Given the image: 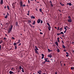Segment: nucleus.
<instances>
[{
	"instance_id": "obj_1",
	"label": "nucleus",
	"mask_w": 74,
	"mask_h": 74,
	"mask_svg": "<svg viewBox=\"0 0 74 74\" xmlns=\"http://www.w3.org/2000/svg\"><path fill=\"white\" fill-rule=\"evenodd\" d=\"M12 27H13V26L12 25L11 26V27H10L9 30H11V31L12 30Z\"/></svg>"
},
{
	"instance_id": "obj_2",
	"label": "nucleus",
	"mask_w": 74,
	"mask_h": 74,
	"mask_svg": "<svg viewBox=\"0 0 74 74\" xmlns=\"http://www.w3.org/2000/svg\"><path fill=\"white\" fill-rule=\"evenodd\" d=\"M40 21H41V19H38L37 21L38 23H40Z\"/></svg>"
},
{
	"instance_id": "obj_3",
	"label": "nucleus",
	"mask_w": 74,
	"mask_h": 74,
	"mask_svg": "<svg viewBox=\"0 0 74 74\" xmlns=\"http://www.w3.org/2000/svg\"><path fill=\"white\" fill-rule=\"evenodd\" d=\"M67 21L68 22H72V20H71V19H68L67 20Z\"/></svg>"
},
{
	"instance_id": "obj_4",
	"label": "nucleus",
	"mask_w": 74,
	"mask_h": 74,
	"mask_svg": "<svg viewBox=\"0 0 74 74\" xmlns=\"http://www.w3.org/2000/svg\"><path fill=\"white\" fill-rule=\"evenodd\" d=\"M3 3V0H1V4L2 5Z\"/></svg>"
},
{
	"instance_id": "obj_5",
	"label": "nucleus",
	"mask_w": 74,
	"mask_h": 74,
	"mask_svg": "<svg viewBox=\"0 0 74 74\" xmlns=\"http://www.w3.org/2000/svg\"><path fill=\"white\" fill-rule=\"evenodd\" d=\"M39 74H41V71H39L37 72Z\"/></svg>"
},
{
	"instance_id": "obj_6",
	"label": "nucleus",
	"mask_w": 74,
	"mask_h": 74,
	"mask_svg": "<svg viewBox=\"0 0 74 74\" xmlns=\"http://www.w3.org/2000/svg\"><path fill=\"white\" fill-rule=\"evenodd\" d=\"M31 19H35V17L33 16H31Z\"/></svg>"
},
{
	"instance_id": "obj_7",
	"label": "nucleus",
	"mask_w": 74,
	"mask_h": 74,
	"mask_svg": "<svg viewBox=\"0 0 74 74\" xmlns=\"http://www.w3.org/2000/svg\"><path fill=\"white\" fill-rule=\"evenodd\" d=\"M9 73L10 74H14V72H12L11 71H10L9 72Z\"/></svg>"
},
{
	"instance_id": "obj_8",
	"label": "nucleus",
	"mask_w": 74,
	"mask_h": 74,
	"mask_svg": "<svg viewBox=\"0 0 74 74\" xmlns=\"http://www.w3.org/2000/svg\"><path fill=\"white\" fill-rule=\"evenodd\" d=\"M68 4L69 5H70V6H71V3H68L67 4V5H68Z\"/></svg>"
},
{
	"instance_id": "obj_9",
	"label": "nucleus",
	"mask_w": 74,
	"mask_h": 74,
	"mask_svg": "<svg viewBox=\"0 0 74 74\" xmlns=\"http://www.w3.org/2000/svg\"><path fill=\"white\" fill-rule=\"evenodd\" d=\"M20 6L21 7L22 6L23 4L22 3V2L21 1L20 2Z\"/></svg>"
},
{
	"instance_id": "obj_10",
	"label": "nucleus",
	"mask_w": 74,
	"mask_h": 74,
	"mask_svg": "<svg viewBox=\"0 0 74 74\" xmlns=\"http://www.w3.org/2000/svg\"><path fill=\"white\" fill-rule=\"evenodd\" d=\"M55 43L56 44V45L57 46V47H58V42H56Z\"/></svg>"
},
{
	"instance_id": "obj_11",
	"label": "nucleus",
	"mask_w": 74,
	"mask_h": 74,
	"mask_svg": "<svg viewBox=\"0 0 74 74\" xmlns=\"http://www.w3.org/2000/svg\"><path fill=\"white\" fill-rule=\"evenodd\" d=\"M60 4L61 5H62V6H64V5L63 4H62V3H60Z\"/></svg>"
},
{
	"instance_id": "obj_12",
	"label": "nucleus",
	"mask_w": 74,
	"mask_h": 74,
	"mask_svg": "<svg viewBox=\"0 0 74 74\" xmlns=\"http://www.w3.org/2000/svg\"><path fill=\"white\" fill-rule=\"evenodd\" d=\"M36 53L38 55L39 54V53H38V51L37 50L35 51Z\"/></svg>"
},
{
	"instance_id": "obj_13",
	"label": "nucleus",
	"mask_w": 74,
	"mask_h": 74,
	"mask_svg": "<svg viewBox=\"0 0 74 74\" xmlns=\"http://www.w3.org/2000/svg\"><path fill=\"white\" fill-rule=\"evenodd\" d=\"M62 47L63 48H64V49H65V46L64 45V44H62Z\"/></svg>"
},
{
	"instance_id": "obj_14",
	"label": "nucleus",
	"mask_w": 74,
	"mask_h": 74,
	"mask_svg": "<svg viewBox=\"0 0 74 74\" xmlns=\"http://www.w3.org/2000/svg\"><path fill=\"white\" fill-rule=\"evenodd\" d=\"M16 26H18V22H16Z\"/></svg>"
},
{
	"instance_id": "obj_15",
	"label": "nucleus",
	"mask_w": 74,
	"mask_h": 74,
	"mask_svg": "<svg viewBox=\"0 0 74 74\" xmlns=\"http://www.w3.org/2000/svg\"><path fill=\"white\" fill-rule=\"evenodd\" d=\"M27 21L28 22V23H31V21L28 20V21Z\"/></svg>"
},
{
	"instance_id": "obj_16",
	"label": "nucleus",
	"mask_w": 74,
	"mask_h": 74,
	"mask_svg": "<svg viewBox=\"0 0 74 74\" xmlns=\"http://www.w3.org/2000/svg\"><path fill=\"white\" fill-rule=\"evenodd\" d=\"M11 32V30H10L9 29L8 31V33H10V32Z\"/></svg>"
},
{
	"instance_id": "obj_17",
	"label": "nucleus",
	"mask_w": 74,
	"mask_h": 74,
	"mask_svg": "<svg viewBox=\"0 0 74 74\" xmlns=\"http://www.w3.org/2000/svg\"><path fill=\"white\" fill-rule=\"evenodd\" d=\"M14 49H17V46H14Z\"/></svg>"
},
{
	"instance_id": "obj_18",
	"label": "nucleus",
	"mask_w": 74,
	"mask_h": 74,
	"mask_svg": "<svg viewBox=\"0 0 74 74\" xmlns=\"http://www.w3.org/2000/svg\"><path fill=\"white\" fill-rule=\"evenodd\" d=\"M57 51L58 53H59V52H60V50H59V49H57Z\"/></svg>"
},
{
	"instance_id": "obj_19",
	"label": "nucleus",
	"mask_w": 74,
	"mask_h": 74,
	"mask_svg": "<svg viewBox=\"0 0 74 74\" xmlns=\"http://www.w3.org/2000/svg\"><path fill=\"white\" fill-rule=\"evenodd\" d=\"M37 50L38 51V48H36L35 49V51H37Z\"/></svg>"
},
{
	"instance_id": "obj_20",
	"label": "nucleus",
	"mask_w": 74,
	"mask_h": 74,
	"mask_svg": "<svg viewBox=\"0 0 74 74\" xmlns=\"http://www.w3.org/2000/svg\"><path fill=\"white\" fill-rule=\"evenodd\" d=\"M35 23H36V22H35V21H34L32 23V25H35Z\"/></svg>"
},
{
	"instance_id": "obj_21",
	"label": "nucleus",
	"mask_w": 74,
	"mask_h": 74,
	"mask_svg": "<svg viewBox=\"0 0 74 74\" xmlns=\"http://www.w3.org/2000/svg\"><path fill=\"white\" fill-rule=\"evenodd\" d=\"M60 34H63V35H64V33H63V32H60Z\"/></svg>"
},
{
	"instance_id": "obj_22",
	"label": "nucleus",
	"mask_w": 74,
	"mask_h": 74,
	"mask_svg": "<svg viewBox=\"0 0 74 74\" xmlns=\"http://www.w3.org/2000/svg\"><path fill=\"white\" fill-rule=\"evenodd\" d=\"M14 46H16V43H14Z\"/></svg>"
},
{
	"instance_id": "obj_23",
	"label": "nucleus",
	"mask_w": 74,
	"mask_h": 74,
	"mask_svg": "<svg viewBox=\"0 0 74 74\" xmlns=\"http://www.w3.org/2000/svg\"><path fill=\"white\" fill-rule=\"evenodd\" d=\"M47 25H48L49 26H50V25H49V23H47Z\"/></svg>"
},
{
	"instance_id": "obj_24",
	"label": "nucleus",
	"mask_w": 74,
	"mask_h": 74,
	"mask_svg": "<svg viewBox=\"0 0 74 74\" xmlns=\"http://www.w3.org/2000/svg\"><path fill=\"white\" fill-rule=\"evenodd\" d=\"M48 51H49V52H51V50L49 49H48Z\"/></svg>"
},
{
	"instance_id": "obj_25",
	"label": "nucleus",
	"mask_w": 74,
	"mask_h": 74,
	"mask_svg": "<svg viewBox=\"0 0 74 74\" xmlns=\"http://www.w3.org/2000/svg\"><path fill=\"white\" fill-rule=\"evenodd\" d=\"M7 8H8V9L9 10L10 8H9V6H8V5H7Z\"/></svg>"
},
{
	"instance_id": "obj_26",
	"label": "nucleus",
	"mask_w": 74,
	"mask_h": 74,
	"mask_svg": "<svg viewBox=\"0 0 74 74\" xmlns=\"http://www.w3.org/2000/svg\"><path fill=\"white\" fill-rule=\"evenodd\" d=\"M62 28H61L60 29V32H61V31H62Z\"/></svg>"
},
{
	"instance_id": "obj_27",
	"label": "nucleus",
	"mask_w": 74,
	"mask_h": 74,
	"mask_svg": "<svg viewBox=\"0 0 74 74\" xmlns=\"http://www.w3.org/2000/svg\"><path fill=\"white\" fill-rule=\"evenodd\" d=\"M68 18L69 19H71V17H70V16H69Z\"/></svg>"
},
{
	"instance_id": "obj_28",
	"label": "nucleus",
	"mask_w": 74,
	"mask_h": 74,
	"mask_svg": "<svg viewBox=\"0 0 74 74\" xmlns=\"http://www.w3.org/2000/svg\"><path fill=\"white\" fill-rule=\"evenodd\" d=\"M12 6H15V5H14V3H13L12 4Z\"/></svg>"
},
{
	"instance_id": "obj_29",
	"label": "nucleus",
	"mask_w": 74,
	"mask_h": 74,
	"mask_svg": "<svg viewBox=\"0 0 74 74\" xmlns=\"http://www.w3.org/2000/svg\"><path fill=\"white\" fill-rule=\"evenodd\" d=\"M40 12H42V9H40Z\"/></svg>"
},
{
	"instance_id": "obj_30",
	"label": "nucleus",
	"mask_w": 74,
	"mask_h": 74,
	"mask_svg": "<svg viewBox=\"0 0 74 74\" xmlns=\"http://www.w3.org/2000/svg\"><path fill=\"white\" fill-rule=\"evenodd\" d=\"M19 69H22V67L21 66H19Z\"/></svg>"
},
{
	"instance_id": "obj_31",
	"label": "nucleus",
	"mask_w": 74,
	"mask_h": 74,
	"mask_svg": "<svg viewBox=\"0 0 74 74\" xmlns=\"http://www.w3.org/2000/svg\"><path fill=\"white\" fill-rule=\"evenodd\" d=\"M41 55L42 56V57H44V55L43 54H42Z\"/></svg>"
},
{
	"instance_id": "obj_32",
	"label": "nucleus",
	"mask_w": 74,
	"mask_h": 74,
	"mask_svg": "<svg viewBox=\"0 0 74 74\" xmlns=\"http://www.w3.org/2000/svg\"><path fill=\"white\" fill-rule=\"evenodd\" d=\"M3 42V41L2 40H1V41H0V44H1Z\"/></svg>"
},
{
	"instance_id": "obj_33",
	"label": "nucleus",
	"mask_w": 74,
	"mask_h": 74,
	"mask_svg": "<svg viewBox=\"0 0 74 74\" xmlns=\"http://www.w3.org/2000/svg\"><path fill=\"white\" fill-rule=\"evenodd\" d=\"M51 5V7H53V4H52V3L50 4Z\"/></svg>"
},
{
	"instance_id": "obj_34",
	"label": "nucleus",
	"mask_w": 74,
	"mask_h": 74,
	"mask_svg": "<svg viewBox=\"0 0 74 74\" xmlns=\"http://www.w3.org/2000/svg\"><path fill=\"white\" fill-rule=\"evenodd\" d=\"M57 36H59V35H60V33L57 34Z\"/></svg>"
},
{
	"instance_id": "obj_35",
	"label": "nucleus",
	"mask_w": 74,
	"mask_h": 74,
	"mask_svg": "<svg viewBox=\"0 0 74 74\" xmlns=\"http://www.w3.org/2000/svg\"><path fill=\"white\" fill-rule=\"evenodd\" d=\"M59 27H57V30H59Z\"/></svg>"
},
{
	"instance_id": "obj_36",
	"label": "nucleus",
	"mask_w": 74,
	"mask_h": 74,
	"mask_svg": "<svg viewBox=\"0 0 74 74\" xmlns=\"http://www.w3.org/2000/svg\"><path fill=\"white\" fill-rule=\"evenodd\" d=\"M5 18H7V15H6V16L5 17Z\"/></svg>"
},
{
	"instance_id": "obj_37",
	"label": "nucleus",
	"mask_w": 74,
	"mask_h": 74,
	"mask_svg": "<svg viewBox=\"0 0 74 74\" xmlns=\"http://www.w3.org/2000/svg\"><path fill=\"white\" fill-rule=\"evenodd\" d=\"M28 2L29 3H30V0H28Z\"/></svg>"
},
{
	"instance_id": "obj_38",
	"label": "nucleus",
	"mask_w": 74,
	"mask_h": 74,
	"mask_svg": "<svg viewBox=\"0 0 74 74\" xmlns=\"http://www.w3.org/2000/svg\"><path fill=\"white\" fill-rule=\"evenodd\" d=\"M45 60V62H48V60Z\"/></svg>"
},
{
	"instance_id": "obj_39",
	"label": "nucleus",
	"mask_w": 74,
	"mask_h": 74,
	"mask_svg": "<svg viewBox=\"0 0 74 74\" xmlns=\"http://www.w3.org/2000/svg\"><path fill=\"white\" fill-rule=\"evenodd\" d=\"M45 61L43 62H42L43 64H45Z\"/></svg>"
},
{
	"instance_id": "obj_40",
	"label": "nucleus",
	"mask_w": 74,
	"mask_h": 74,
	"mask_svg": "<svg viewBox=\"0 0 74 74\" xmlns=\"http://www.w3.org/2000/svg\"><path fill=\"white\" fill-rule=\"evenodd\" d=\"M51 57H52V55H50V58H51Z\"/></svg>"
},
{
	"instance_id": "obj_41",
	"label": "nucleus",
	"mask_w": 74,
	"mask_h": 74,
	"mask_svg": "<svg viewBox=\"0 0 74 74\" xmlns=\"http://www.w3.org/2000/svg\"><path fill=\"white\" fill-rule=\"evenodd\" d=\"M66 31H67V30H65V31H64V33H66Z\"/></svg>"
},
{
	"instance_id": "obj_42",
	"label": "nucleus",
	"mask_w": 74,
	"mask_h": 74,
	"mask_svg": "<svg viewBox=\"0 0 74 74\" xmlns=\"http://www.w3.org/2000/svg\"><path fill=\"white\" fill-rule=\"evenodd\" d=\"M66 57H69V54H67V55H66Z\"/></svg>"
},
{
	"instance_id": "obj_43",
	"label": "nucleus",
	"mask_w": 74,
	"mask_h": 74,
	"mask_svg": "<svg viewBox=\"0 0 74 74\" xmlns=\"http://www.w3.org/2000/svg\"><path fill=\"white\" fill-rule=\"evenodd\" d=\"M50 3H51V4H52V1H50Z\"/></svg>"
},
{
	"instance_id": "obj_44",
	"label": "nucleus",
	"mask_w": 74,
	"mask_h": 74,
	"mask_svg": "<svg viewBox=\"0 0 74 74\" xmlns=\"http://www.w3.org/2000/svg\"><path fill=\"white\" fill-rule=\"evenodd\" d=\"M29 26H31V27H32V25L31 24H29Z\"/></svg>"
},
{
	"instance_id": "obj_45",
	"label": "nucleus",
	"mask_w": 74,
	"mask_h": 74,
	"mask_svg": "<svg viewBox=\"0 0 74 74\" xmlns=\"http://www.w3.org/2000/svg\"><path fill=\"white\" fill-rule=\"evenodd\" d=\"M48 29L49 30H51V29H50V28H49V27H48Z\"/></svg>"
},
{
	"instance_id": "obj_46",
	"label": "nucleus",
	"mask_w": 74,
	"mask_h": 74,
	"mask_svg": "<svg viewBox=\"0 0 74 74\" xmlns=\"http://www.w3.org/2000/svg\"><path fill=\"white\" fill-rule=\"evenodd\" d=\"M23 7H26V5H23Z\"/></svg>"
},
{
	"instance_id": "obj_47",
	"label": "nucleus",
	"mask_w": 74,
	"mask_h": 74,
	"mask_svg": "<svg viewBox=\"0 0 74 74\" xmlns=\"http://www.w3.org/2000/svg\"><path fill=\"white\" fill-rule=\"evenodd\" d=\"M44 60H48V59L47 58H45L44 59Z\"/></svg>"
},
{
	"instance_id": "obj_48",
	"label": "nucleus",
	"mask_w": 74,
	"mask_h": 74,
	"mask_svg": "<svg viewBox=\"0 0 74 74\" xmlns=\"http://www.w3.org/2000/svg\"><path fill=\"white\" fill-rule=\"evenodd\" d=\"M12 40H14V39H15V38H14V37H12Z\"/></svg>"
},
{
	"instance_id": "obj_49",
	"label": "nucleus",
	"mask_w": 74,
	"mask_h": 74,
	"mask_svg": "<svg viewBox=\"0 0 74 74\" xmlns=\"http://www.w3.org/2000/svg\"><path fill=\"white\" fill-rule=\"evenodd\" d=\"M40 34H43V33L41 32L40 33Z\"/></svg>"
},
{
	"instance_id": "obj_50",
	"label": "nucleus",
	"mask_w": 74,
	"mask_h": 74,
	"mask_svg": "<svg viewBox=\"0 0 74 74\" xmlns=\"http://www.w3.org/2000/svg\"><path fill=\"white\" fill-rule=\"evenodd\" d=\"M11 69L13 70H15V69H14V68H12Z\"/></svg>"
},
{
	"instance_id": "obj_51",
	"label": "nucleus",
	"mask_w": 74,
	"mask_h": 74,
	"mask_svg": "<svg viewBox=\"0 0 74 74\" xmlns=\"http://www.w3.org/2000/svg\"><path fill=\"white\" fill-rule=\"evenodd\" d=\"M20 42H18L16 43V44H19Z\"/></svg>"
},
{
	"instance_id": "obj_52",
	"label": "nucleus",
	"mask_w": 74,
	"mask_h": 74,
	"mask_svg": "<svg viewBox=\"0 0 74 74\" xmlns=\"http://www.w3.org/2000/svg\"><path fill=\"white\" fill-rule=\"evenodd\" d=\"M43 22V21H42V20H41V23H42Z\"/></svg>"
},
{
	"instance_id": "obj_53",
	"label": "nucleus",
	"mask_w": 74,
	"mask_h": 74,
	"mask_svg": "<svg viewBox=\"0 0 74 74\" xmlns=\"http://www.w3.org/2000/svg\"><path fill=\"white\" fill-rule=\"evenodd\" d=\"M64 29H65V30H67V28H66V27H65L64 28Z\"/></svg>"
},
{
	"instance_id": "obj_54",
	"label": "nucleus",
	"mask_w": 74,
	"mask_h": 74,
	"mask_svg": "<svg viewBox=\"0 0 74 74\" xmlns=\"http://www.w3.org/2000/svg\"><path fill=\"white\" fill-rule=\"evenodd\" d=\"M22 71L23 72V73H24V71L23 70V69L22 70Z\"/></svg>"
},
{
	"instance_id": "obj_55",
	"label": "nucleus",
	"mask_w": 74,
	"mask_h": 74,
	"mask_svg": "<svg viewBox=\"0 0 74 74\" xmlns=\"http://www.w3.org/2000/svg\"><path fill=\"white\" fill-rule=\"evenodd\" d=\"M60 39V38L59 37H58V38H57V40H59V39Z\"/></svg>"
},
{
	"instance_id": "obj_56",
	"label": "nucleus",
	"mask_w": 74,
	"mask_h": 74,
	"mask_svg": "<svg viewBox=\"0 0 74 74\" xmlns=\"http://www.w3.org/2000/svg\"><path fill=\"white\" fill-rule=\"evenodd\" d=\"M48 57H50V54H49V55L47 56Z\"/></svg>"
},
{
	"instance_id": "obj_57",
	"label": "nucleus",
	"mask_w": 74,
	"mask_h": 74,
	"mask_svg": "<svg viewBox=\"0 0 74 74\" xmlns=\"http://www.w3.org/2000/svg\"><path fill=\"white\" fill-rule=\"evenodd\" d=\"M71 70H73V67H71Z\"/></svg>"
},
{
	"instance_id": "obj_58",
	"label": "nucleus",
	"mask_w": 74,
	"mask_h": 74,
	"mask_svg": "<svg viewBox=\"0 0 74 74\" xmlns=\"http://www.w3.org/2000/svg\"><path fill=\"white\" fill-rule=\"evenodd\" d=\"M18 41H19L18 42H21V40H20V39H19L18 40Z\"/></svg>"
},
{
	"instance_id": "obj_59",
	"label": "nucleus",
	"mask_w": 74,
	"mask_h": 74,
	"mask_svg": "<svg viewBox=\"0 0 74 74\" xmlns=\"http://www.w3.org/2000/svg\"><path fill=\"white\" fill-rule=\"evenodd\" d=\"M66 54H67V55H69V53H68V52H66Z\"/></svg>"
},
{
	"instance_id": "obj_60",
	"label": "nucleus",
	"mask_w": 74,
	"mask_h": 74,
	"mask_svg": "<svg viewBox=\"0 0 74 74\" xmlns=\"http://www.w3.org/2000/svg\"><path fill=\"white\" fill-rule=\"evenodd\" d=\"M21 43H20L18 45L19 46V45H21Z\"/></svg>"
},
{
	"instance_id": "obj_61",
	"label": "nucleus",
	"mask_w": 74,
	"mask_h": 74,
	"mask_svg": "<svg viewBox=\"0 0 74 74\" xmlns=\"http://www.w3.org/2000/svg\"><path fill=\"white\" fill-rule=\"evenodd\" d=\"M62 42L63 44H64V42H63V40H62Z\"/></svg>"
},
{
	"instance_id": "obj_62",
	"label": "nucleus",
	"mask_w": 74,
	"mask_h": 74,
	"mask_svg": "<svg viewBox=\"0 0 74 74\" xmlns=\"http://www.w3.org/2000/svg\"><path fill=\"white\" fill-rule=\"evenodd\" d=\"M13 8H15V6H13Z\"/></svg>"
},
{
	"instance_id": "obj_63",
	"label": "nucleus",
	"mask_w": 74,
	"mask_h": 74,
	"mask_svg": "<svg viewBox=\"0 0 74 74\" xmlns=\"http://www.w3.org/2000/svg\"><path fill=\"white\" fill-rule=\"evenodd\" d=\"M7 14L8 15H10L9 13H7Z\"/></svg>"
},
{
	"instance_id": "obj_64",
	"label": "nucleus",
	"mask_w": 74,
	"mask_h": 74,
	"mask_svg": "<svg viewBox=\"0 0 74 74\" xmlns=\"http://www.w3.org/2000/svg\"><path fill=\"white\" fill-rule=\"evenodd\" d=\"M29 12H30V10L28 11V13H29Z\"/></svg>"
}]
</instances>
